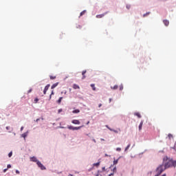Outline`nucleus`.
<instances>
[{
    "instance_id": "obj_1",
    "label": "nucleus",
    "mask_w": 176,
    "mask_h": 176,
    "mask_svg": "<svg viewBox=\"0 0 176 176\" xmlns=\"http://www.w3.org/2000/svg\"><path fill=\"white\" fill-rule=\"evenodd\" d=\"M162 164L165 166V168H170V167H176V161L173 160V158H170L167 156L164 157Z\"/></svg>"
},
{
    "instance_id": "obj_2",
    "label": "nucleus",
    "mask_w": 176,
    "mask_h": 176,
    "mask_svg": "<svg viewBox=\"0 0 176 176\" xmlns=\"http://www.w3.org/2000/svg\"><path fill=\"white\" fill-rule=\"evenodd\" d=\"M167 168L166 166L162 164L160 165L157 168H156V173L157 174L155 176H160L164 170H166Z\"/></svg>"
},
{
    "instance_id": "obj_3",
    "label": "nucleus",
    "mask_w": 176,
    "mask_h": 176,
    "mask_svg": "<svg viewBox=\"0 0 176 176\" xmlns=\"http://www.w3.org/2000/svg\"><path fill=\"white\" fill-rule=\"evenodd\" d=\"M38 167H39V168H41V170H46V167H45V166H43V164H42V163L39 161H37L36 163Z\"/></svg>"
},
{
    "instance_id": "obj_4",
    "label": "nucleus",
    "mask_w": 176,
    "mask_h": 176,
    "mask_svg": "<svg viewBox=\"0 0 176 176\" xmlns=\"http://www.w3.org/2000/svg\"><path fill=\"white\" fill-rule=\"evenodd\" d=\"M50 87V85L48 84L45 86L44 90H43V94H46V91H47V90H49V88Z\"/></svg>"
},
{
    "instance_id": "obj_5",
    "label": "nucleus",
    "mask_w": 176,
    "mask_h": 176,
    "mask_svg": "<svg viewBox=\"0 0 176 176\" xmlns=\"http://www.w3.org/2000/svg\"><path fill=\"white\" fill-rule=\"evenodd\" d=\"M30 161L31 162H34V163H38V162H39L36 157H30Z\"/></svg>"
},
{
    "instance_id": "obj_6",
    "label": "nucleus",
    "mask_w": 176,
    "mask_h": 176,
    "mask_svg": "<svg viewBox=\"0 0 176 176\" xmlns=\"http://www.w3.org/2000/svg\"><path fill=\"white\" fill-rule=\"evenodd\" d=\"M72 123H73V124H80V121H79V120H73Z\"/></svg>"
},
{
    "instance_id": "obj_7",
    "label": "nucleus",
    "mask_w": 176,
    "mask_h": 176,
    "mask_svg": "<svg viewBox=\"0 0 176 176\" xmlns=\"http://www.w3.org/2000/svg\"><path fill=\"white\" fill-rule=\"evenodd\" d=\"M163 23L164 25H166V27H168V25L170 24V21H168V20L167 19L164 20Z\"/></svg>"
},
{
    "instance_id": "obj_8",
    "label": "nucleus",
    "mask_w": 176,
    "mask_h": 176,
    "mask_svg": "<svg viewBox=\"0 0 176 176\" xmlns=\"http://www.w3.org/2000/svg\"><path fill=\"white\" fill-rule=\"evenodd\" d=\"M105 14H107V13L98 14V15H96V19H102V17H104V16H105Z\"/></svg>"
},
{
    "instance_id": "obj_9",
    "label": "nucleus",
    "mask_w": 176,
    "mask_h": 176,
    "mask_svg": "<svg viewBox=\"0 0 176 176\" xmlns=\"http://www.w3.org/2000/svg\"><path fill=\"white\" fill-rule=\"evenodd\" d=\"M144 124V121H141L139 125V131H141L142 130V126Z\"/></svg>"
},
{
    "instance_id": "obj_10",
    "label": "nucleus",
    "mask_w": 176,
    "mask_h": 176,
    "mask_svg": "<svg viewBox=\"0 0 176 176\" xmlns=\"http://www.w3.org/2000/svg\"><path fill=\"white\" fill-rule=\"evenodd\" d=\"M86 72H87L86 70L82 71V79H86V76L85 75L86 74Z\"/></svg>"
},
{
    "instance_id": "obj_11",
    "label": "nucleus",
    "mask_w": 176,
    "mask_h": 176,
    "mask_svg": "<svg viewBox=\"0 0 176 176\" xmlns=\"http://www.w3.org/2000/svg\"><path fill=\"white\" fill-rule=\"evenodd\" d=\"M73 89H74L75 90H76V89H80V87H79V85H76V84H74L73 85Z\"/></svg>"
},
{
    "instance_id": "obj_12",
    "label": "nucleus",
    "mask_w": 176,
    "mask_h": 176,
    "mask_svg": "<svg viewBox=\"0 0 176 176\" xmlns=\"http://www.w3.org/2000/svg\"><path fill=\"white\" fill-rule=\"evenodd\" d=\"M82 127H85V125H82L80 126H74V131L75 130H80V129H82Z\"/></svg>"
},
{
    "instance_id": "obj_13",
    "label": "nucleus",
    "mask_w": 176,
    "mask_h": 176,
    "mask_svg": "<svg viewBox=\"0 0 176 176\" xmlns=\"http://www.w3.org/2000/svg\"><path fill=\"white\" fill-rule=\"evenodd\" d=\"M6 129L8 131V133H12V130H13V129L10 126H6Z\"/></svg>"
},
{
    "instance_id": "obj_14",
    "label": "nucleus",
    "mask_w": 176,
    "mask_h": 176,
    "mask_svg": "<svg viewBox=\"0 0 176 176\" xmlns=\"http://www.w3.org/2000/svg\"><path fill=\"white\" fill-rule=\"evenodd\" d=\"M57 86H58V82H56L54 85H52L51 89H55V87H57Z\"/></svg>"
},
{
    "instance_id": "obj_15",
    "label": "nucleus",
    "mask_w": 176,
    "mask_h": 176,
    "mask_svg": "<svg viewBox=\"0 0 176 176\" xmlns=\"http://www.w3.org/2000/svg\"><path fill=\"white\" fill-rule=\"evenodd\" d=\"M27 135H28V132L24 133L21 135V137H23V138H26Z\"/></svg>"
},
{
    "instance_id": "obj_16",
    "label": "nucleus",
    "mask_w": 176,
    "mask_h": 176,
    "mask_svg": "<svg viewBox=\"0 0 176 176\" xmlns=\"http://www.w3.org/2000/svg\"><path fill=\"white\" fill-rule=\"evenodd\" d=\"M91 87L92 88V90H94V91H96V85L91 84Z\"/></svg>"
},
{
    "instance_id": "obj_17",
    "label": "nucleus",
    "mask_w": 176,
    "mask_h": 176,
    "mask_svg": "<svg viewBox=\"0 0 176 176\" xmlns=\"http://www.w3.org/2000/svg\"><path fill=\"white\" fill-rule=\"evenodd\" d=\"M135 116H138L140 118H141V114L139 112L134 113Z\"/></svg>"
},
{
    "instance_id": "obj_18",
    "label": "nucleus",
    "mask_w": 176,
    "mask_h": 176,
    "mask_svg": "<svg viewBox=\"0 0 176 176\" xmlns=\"http://www.w3.org/2000/svg\"><path fill=\"white\" fill-rule=\"evenodd\" d=\"M79 112H80V110L75 109L72 111V113H79Z\"/></svg>"
},
{
    "instance_id": "obj_19",
    "label": "nucleus",
    "mask_w": 176,
    "mask_h": 176,
    "mask_svg": "<svg viewBox=\"0 0 176 176\" xmlns=\"http://www.w3.org/2000/svg\"><path fill=\"white\" fill-rule=\"evenodd\" d=\"M67 129H69V130H73L74 131V129H75V126H67Z\"/></svg>"
},
{
    "instance_id": "obj_20",
    "label": "nucleus",
    "mask_w": 176,
    "mask_h": 176,
    "mask_svg": "<svg viewBox=\"0 0 176 176\" xmlns=\"http://www.w3.org/2000/svg\"><path fill=\"white\" fill-rule=\"evenodd\" d=\"M118 162H119V158H118V160H115L113 161V166L116 165V164L118 163Z\"/></svg>"
},
{
    "instance_id": "obj_21",
    "label": "nucleus",
    "mask_w": 176,
    "mask_h": 176,
    "mask_svg": "<svg viewBox=\"0 0 176 176\" xmlns=\"http://www.w3.org/2000/svg\"><path fill=\"white\" fill-rule=\"evenodd\" d=\"M61 101H63V97L59 98V99L57 101L58 104H61Z\"/></svg>"
},
{
    "instance_id": "obj_22",
    "label": "nucleus",
    "mask_w": 176,
    "mask_h": 176,
    "mask_svg": "<svg viewBox=\"0 0 176 176\" xmlns=\"http://www.w3.org/2000/svg\"><path fill=\"white\" fill-rule=\"evenodd\" d=\"M130 146H131V144L127 145V146L125 148V152H126V151H129V148H130Z\"/></svg>"
},
{
    "instance_id": "obj_23",
    "label": "nucleus",
    "mask_w": 176,
    "mask_h": 176,
    "mask_svg": "<svg viewBox=\"0 0 176 176\" xmlns=\"http://www.w3.org/2000/svg\"><path fill=\"white\" fill-rule=\"evenodd\" d=\"M118 85H114L113 86V87H111V89H113V90H116V89H118Z\"/></svg>"
},
{
    "instance_id": "obj_24",
    "label": "nucleus",
    "mask_w": 176,
    "mask_h": 176,
    "mask_svg": "<svg viewBox=\"0 0 176 176\" xmlns=\"http://www.w3.org/2000/svg\"><path fill=\"white\" fill-rule=\"evenodd\" d=\"M54 91H52V93L50 96V100H52V96H54Z\"/></svg>"
},
{
    "instance_id": "obj_25",
    "label": "nucleus",
    "mask_w": 176,
    "mask_h": 176,
    "mask_svg": "<svg viewBox=\"0 0 176 176\" xmlns=\"http://www.w3.org/2000/svg\"><path fill=\"white\" fill-rule=\"evenodd\" d=\"M50 78L52 80H53L56 79V76H50Z\"/></svg>"
},
{
    "instance_id": "obj_26",
    "label": "nucleus",
    "mask_w": 176,
    "mask_h": 176,
    "mask_svg": "<svg viewBox=\"0 0 176 176\" xmlns=\"http://www.w3.org/2000/svg\"><path fill=\"white\" fill-rule=\"evenodd\" d=\"M86 13V10H83L82 12H80V16H83Z\"/></svg>"
},
{
    "instance_id": "obj_27",
    "label": "nucleus",
    "mask_w": 176,
    "mask_h": 176,
    "mask_svg": "<svg viewBox=\"0 0 176 176\" xmlns=\"http://www.w3.org/2000/svg\"><path fill=\"white\" fill-rule=\"evenodd\" d=\"M151 14V12H147L143 15L144 17H146V16H149Z\"/></svg>"
},
{
    "instance_id": "obj_28",
    "label": "nucleus",
    "mask_w": 176,
    "mask_h": 176,
    "mask_svg": "<svg viewBox=\"0 0 176 176\" xmlns=\"http://www.w3.org/2000/svg\"><path fill=\"white\" fill-rule=\"evenodd\" d=\"M113 173H116V171H117V169H116V166H115L113 170H112Z\"/></svg>"
},
{
    "instance_id": "obj_29",
    "label": "nucleus",
    "mask_w": 176,
    "mask_h": 176,
    "mask_svg": "<svg viewBox=\"0 0 176 176\" xmlns=\"http://www.w3.org/2000/svg\"><path fill=\"white\" fill-rule=\"evenodd\" d=\"M168 137L169 140H170V138H173V135L170 134V133H169V134L168 135Z\"/></svg>"
},
{
    "instance_id": "obj_30",
    "label": "nucleus",
    "mask_w": 176,
    "mask_h": 176,
    "mask_svg": "<svg viewBox=\"0 0 176 176\" xmlns=\"http://www.w3.org/2000/svg\"><path fill=\"white\" fill-rule=\"evenodd\" d=\"M13 155V153L11 151L8 154V157H12V155Z\"/></svg>"
},
{
    "instance_id": "obj_31",
    "label": "nucleus",
    "mask_w": 176,
    "mask_h": 176,
    "mask_svg": "<svg viewBox=\"0 0 176 176\" xmlns=\"http://www.w3.org/2000/svg\"><path fill=\"white\" fill-rule=\"evenodd\" d=\"M94 166H96V167H98V166H100V162L95 163Z\"/></svg>"
},
{
    "instance_id": "obj_32",
    "label": "nucleus",
    "mask_w": 176,
    "mask_h": 176,
    "mask_svg": "<svg viewBox=\"0 0 176 176\" xmlns=\"http://www.w3.org/2000/svg\"><path fill=\"white\" fill-rule=\"evenodd\" d=\"M130 8H131V6L130 4H127L126 5V9H130Z\"/></svg>"
},
{
    "instance_id": "obj_33",
    "label": "nucleus",
    "mask_w": 176,
    "mask_h": 176,
    "mask_svg": "<svg viewBox=\"0 0 176 176\" xmlns=\"http://www.w3.org/2000/svg\"><path fill=\"white\" fill-rule=\"evenodd\" d=\"M38 101H39V99H38V98L34 99L35 104H36V102H38Z\"/></svg>"
},
{
    "instance_id": "obj_34",
    "label": "nucleus",
    "mask_w": 176,
    "mask_h": 176,
    "mask_svg": "<svg viewBox=\"0 0 176 176\" xmlns=\"http://www.w3.org/2000/svg\"><path fill=\"white\" fill-rule=\"evenodd\" d=\"M116 151L118 152H120V151H122V148L120 147H118V148H116Z\"/></svg>"
},
{
    "instance_id": "obj_35",
    "label": "nucleus",
    "mask_w": 176,
    "mask_h": 176,
    "mask_svg": "<svg viewBox=\"0 0 176 176\" xmlns=\"http://www.w3.org/2000/svg\"><path fill=\"white\" fill-rule=\"evenodd\" d=\"M61 112H63V109H60L58 110V113H61Z\"/></svg>"
},
{
    "instance_id": "obj_36",
    "label": "nucleus",
    "mask_w": 176,
    "mask_h": 176,
    "mask_svg": "<svg viewBox=\"0 0 176 176\" xmlns=\"http://www.w3.org/2000/svg\"><path fill=\"white\" fill-rule=\"evenodd\" d=\"M109 129L110 130V131H114V133H118L117 131L113 130V129H111V128H109Z\"/></svg>"
},
{
    "instance_id": "obj_37",
    "label": "nucleus",
    "mask_w": 176,
    "mask_h": 176,
    "mask_svg": "<svg viewBox=\"0 0 176 176\" xmlns=\"http://www.w3.org/2000/svg\"><path fill=\"white\" fill-rule=\"evenodd\" d=\"M120 91L123 90V85H121L120 86Z\"/></svg>"
},
{
    "instance_id": "obj_38",
    "label": "nucleus",
    "mask_w": 176,
    "mask_h": 176,
    "mask_svg": "<svg viewBox=\"0 0 176 176\" xmlns=\"http://www.w3.org/2000/svg\"><path fill=\"white\" fill-rule=\"evenodd\" d=\"M12 168V165L10 164L7 165V168Z\"/></svg>"
},
{
    "instance_id": "obj_39",
    "label": "nucleus",
    "mask_w": 176,
    "mask_h": 176,
    "mask_svg": "<svg viewBox=\"0 0 176 176\" xmlns=\"http://www.w3.org/2000/svg\"><path fill=\"white\" fill-rule=\"evenodd\" d=\"M114 175H115V173L113 172L112 173L109 174V176H113Z\"/></svg>"
},
{
    "instance_id": "obj_40",
    "label": "nucleus",
    "mask_w": 176,
    "mask_h": 176,
    "mask_svg": "<svg viewBox=\"0 0 176 176\" xmlns=\"http://www.w3.org/2000/svg\"><path fill=\"white\" fill-rule=\"evenodd\" d=\"M41 120V118H38L36 120V122L38 123V122H39Z\"/></svg>"
},
{
    "instance_id": "obj_41",
    "label": "nucleus",
    "mask_w": 176,
    "mask_h": 176,
    "mask_svg": "<svg viewBox=\"0 0 176 176\" xmlns=\"http://www.w3.org/2000/svg\"><path fill=\"white\" fill-rule=\"evenodd\" d=\"M31 91H32V89H30L28 91V93L30 94V93H31Z\"/></svg>"
},
{
    "instance_id": "obj_42",
    "label": "nucleus",
    "mask_w": 176,
    "mask_h": 176,
    "mask_svg": "<svg viewBox=\"0 0 176 176\" xmlns=\"http://www.w3.org/2000/svg\"><path fill=\"white\" fill-rule=\"evenodd\" d=\"M23 130H24V126L21 127V131H23Z\"/></svg>"
},
{
    "instance_id": "obj_43",
    "label": "nucleus",
    "mask_w": 176,
    "mask_h": 176,
    "mask_svg": "<svg viewBox=\"0 0 176 176\" xmlns=\"http://www.w3.org/2000/svg\"><path fill=\"white\" fill-rule=\"evenodd\" d=\"M16 174H20V171H19V170H16Z\"/></svg>"
},
{
    "instance_id": "obj_44",
    "label": "nucleus",
    "mask_w": 176,
    "mask_h": 176,
    "mask_svg": "<svg viewBox=\"0 0 176 176\" xmlns=\"http://www.w3.org/2000/svg\"><path fill=\"white\" fill-rule=\"evenodd\" d=\"M102 171H105V166L102 168Z\"/></svg>"
},
{
    "instance_id": "obj_45",
    "label": "nucleus",
    "mask_w": 176,
    "mask_h": 176,
    "mask_svg": "<svg viewBox=\"0 0 176 176\" xmlns=\"http://www.w3.org/2000/svg\"><path fill=\"white\" fill-rule=\"evenodd\" d=\"M98 107L99 108H101V107H102V104H99Z\"/></svg>"
},
{
    "instance_id": "obj_46",
    "label": "nucleus",
    "mask_w": 176,
    "mask_h": 176,
    "mask_svg": "<svg viewBox=\"0 0 176 176\" xmlns=\"http://www.w3.org/2000/svg\"><path fill=\"white\" fill-rule=\"evenodd\" d=\"M6 171H8V168L3 170V173H6Z\"/></svg>"
},
{
    "instance_id": "obj_47",
    "label": "nucleus",
    "mask_w": 176,
    "mask_h": 176,
    "mask_svg": "<svg viewBox=\"0 0 176 176\" xmlns=\"http://www.w3.org/2000/svg\"><path fill=\"white\" fill-rule=\"evenodd\" d=\"M90 124V121H88L87 122V124Z\"/></svg>"
},
{
    "instance_id": "obj_48",
    "label": "nucleus",
    "mask_w": 176,
    "mask_h": 176,
    "mask_svg": "<svg viewBox=\"0 0 176 176\" xmlns=\"http://www.w3.org/2000/svg\"><path fill=\"white\" fill-rule=\"evenodd\" d=\"M111 101H112V99H111V98L109 99V102H111Z\"/></svg>"
},
{
    "instance_id": "obj_49",
    "label": "nucleus",
    "mask_w": 176,
    "mask_h": 176,
    "mask_svg": "<svg viewBox=\"0 0 176 176\" xmlns=\"http://www.w3.org/2000/svg\"><path fill=\"white\" fill-rule=\"evenodd\" d=\"M162 176H166V173H165V174L162 175Z\"/></svg>"
},
{
    "instance_id": "obj_50",
    "label": "nucleus",
    "mask_w": 176,
    "mask_h": 176,
    "mask_svg": "<svg viewBox=\"0 0 176 176\" xmlns=\"http://www.w3.org/2000/svg\"><path fill=\"white\" fill-rule=\"evenodd\" d=\"M41 120H43V118H41Z\"/></svg>"
},
{
    "instance_id": "obj_51",
    "label": "nucleus",
    "mask_w": 176,
    "mask_h": 176,
    "mask_svg": "<svg viewBox=\"0 0 176 176\" xmlns=\"http://www.w3.org/2000/svg\"><path fill=\"white\" fill-rule=\"evenodd\" d=\"M112 166H113V165H111V166H110V168L112 167Z\"/></svg>"
},
{
    "instance_id": "obj_52",
    "label": "nucleus",
    "mask_w": 176,
    "mask_h": 176,
    "mask_svg": "<svg viewBox=\"0 0 176 176\" xmlns=\"http://www.w3.org/2000/svg\"><path fill=\"white\" fill-rule=\"evenodd\" d=\"M105 156H108V155L106 154Z\"/></svg>"
},
{
    "instance_id": "obj_53",
    "label": "nucleus",
    "mask_w": 176,
    "mask_h": 176,
    "mask_svg": "<svg viewBox=\"0 0 176 176\" xmlns=\"http://www.w3.org/2000/svg\"><path fill=\"white\" fill-rule=\"evenodd\" d=\"M71 176H72V175H70Z\"/></svg>"
}]
</instances>
